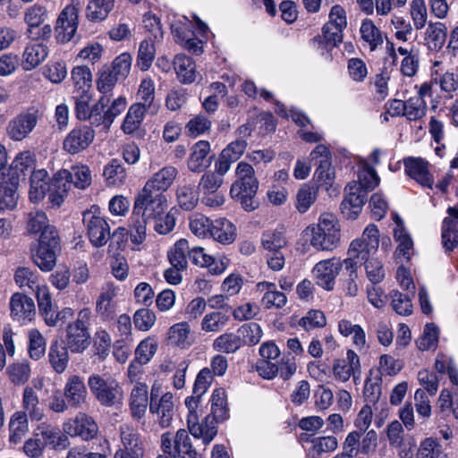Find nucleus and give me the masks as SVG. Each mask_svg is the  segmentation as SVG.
<instances>
[{"label": "nucleus", "mask_w": 458, "mask_h": 458, "mask_svg": "<svg viewBox=\"0 0 458 458\" xmlns=\"http://www.w3.org/2000/svg\"><path fill=\"white\" fill-rule=\"evenodd\" d=\"M34 165L35 156L27 150L15 157L7 173L0 174V213L13 210L17 207L20 180L31 172Z\"/></svg>", "instance_id": "obj_1"}, {"label": "nucleus", "mask_w": 458, "mask_h": 458, "mask_svg": "<svg viewBox=\"0 0 458 458\" xmlns=\"http://www.w3.org/2000/svg\"><path fill=\"white\" fill-rule=\"evenodd\" d=\"M236 180L230 189L232 199L239 201L246 211H252L257 208L254 198L259 188V181L255 176L253 166L244 161L237 164L235 168Z\"/></svg>", "instance_id": "obj_2"}, {"label": "nucleus", "mask_w": 458, "mask_h": 458, "mask_svg": "<svg viewBox=\"0 0 458 458\" xmlns=\"http://www.w3.org/2000/svg\"><path fill=\"white\" fill-rule=\"evenodd\" d=\"M304 233L310 237V245L318 250H333L340 242L338 220L331 213L321 214L318 224L309 225Z\"/></svg>", "instance_id": "obj_3"}, {"label": "nucleus", "mask_w": 458, "mask_h": 458, "mask_svg": "<svg viewBox=\"0 0 458 458\" xmlns=\"http://www.w3.org/2000/svg\"><path fill=\"white\" fill-rule=\"evenodd\" d=\"M82 222L87 230L89 242L95 247H103L110 239V226L100 209L94 205L83 212Z\"/></svg>", "instance_id": "obj_4"}, {"label": "nucleus", "mask_w": 458, "mask_h": 458, "mask_svg": "<svg viewBox=\"0 0 458 458\" xmlns=\"http://www.w3.org/2000/svg\"><path fill=\"white\" fill-rule=\"evenodd\" d=\"M166 208L167 199L164 193L142 188L135 199L132 210L151 221L152 218L162 215Z\"/></svg>", "instance_id": "obj_5"}, {"label": "nucleus", "mask_w": 458, "mask_h": 458, "mask_svg": "<svg viewBox=\"0 0 458 458\" xmlns=\"http://www.w3.org/2000/svg\"><path fill=\"white\" fill-rule=\"evenodd\" d=\"M161 448L170 458H200L185 429H179L174 439L170 433H164L161 436Z\"/></svg>", "instance_id": "obj_6"}, {"label": "nucleus", "mask_w": 458, "mask_h": 458, "mask_svg": "<svg viewBox=\"0 0 458 458\" xmlns=\"http://www.w3.org/2000/svg\"><path fill=\"white\" fill-rule=\"evenodd\" d=\"M88 385L96 399L104 406L114 404L120 393L118 382L110 376L93 374L88 379Z\"/></svg>", "instance_id": "obj_7"}, {"label": "nucleus", "mask_w": 458, "mask_h": 458, "mask_svg": "<svg viewBox=\"0 0 458 458\" xmlns=\"http://www.w3.org/2000/svg\"><path fill=\"white\" fill-rule=\"evenodd\" d=\"M42 113L35 106L29 107L13 117L7 125V134L13 140L20 141L35 129Z\"/></svg>", "instance_id": "obj_8"}, {"label": "nucleus", "mask_w": 458, "mask_h": 458, "mask_svg": "<svg viewBox=\"0 0 458 458\" xmlns=\"http://www.w3.org/2000/svg\"><path fill=\"white\" fill-rule=\"evenodd\" d=\"M379 245V231L377 225L369 224L363 231L360 238L352 241L348 254L357 257V260L365 261L374 255Z\"/></svg>", "instance_id": "obj_9"}, {"label": "nucleus", "mask_w": 458, "mask_h": 458, "mask_svg": "<svg viewBox=\"0 0 458 458\" xmlns=\"http://www.w3.org/2000/svg\"><path fill=\"white\" fill-rule=\"evenodd\" d=\"M63 430L64 434L72 437H80L84 441H89L97 437L98 426L91 416L80 411L73 418L64 422Z\"/></svg>", "instance_id": "obj_10"}, {"label": "nucleus", "mask_w": 458, "mask_h": 458, "mask_svg": "<svg viewBox=\"0 0 458 458\" xmlns=\"http://www.w3.org/2000/svg\"><path fill=\"white\" fill-rule=\"evenodd\" d=\"M405 174L424 189H434V174L430 163L421 157L403 159Z\"/></svg>", "instance_id": "obj_11"}, {"label": "nucleus", "mask_w": 458, "mask_h": 458, "mask_svg": "<svg viewBox=\"0 0 458 458\" xmlns=\"http://www.w3.org/2000/svg\"><path fill=\"white\" fill-rule=\"evenodd\" d=\"M58 236L38 240L30 247L33 262L42 270L50 271L56 264Z\"/></svg>", "instance_id": "obj_12"}, {"label": "nucleus", "mask_w": 458, "mask_h": 458, "mask_svg": "<svg viewBox=\"0 0 458 458\" xmlns=\"http://www.w3.org/2000/svg\"><path fill=\"white\" fill-rule=\"evenodd\" d=\"M80 7V2L72 0V4L61 12L55 26L56 38L59 42H68L74 36L78 28Z\"/></svg>", "instance_id": "obj_13"}, {"label": "nucleus", "mask_w": 458, "mask_h": 458, "mask_svg": "<svg viewBox=\"0 0 458 458\" xmlns=\"http://www.w3.org/2000/svg\"><path fill=\"white\" fill-rule=\"evenodd\" d=\"M122 446L116 452H123L131 458H142L145 444L140 434L133 427L123 424L119 428Z\"/></svg>", "instance_id": "obj_14"}, {"label": "nucleus", "mask_w": 458, "mask_h": 458, "mask_svg": "<svg viewBox=\"0 0 458 458\" xmlns=\"http://www.w3.org/2000/svg\"><path fill=\"white\" fill-rule=\"evenodd\" d=\"M95 131L88 125L73 128L64 138L63 148L71 155L87 149L95 139Z\"/></svg>", "instance_id": "obj_15"}, {"label": "nucleus", "mask_w": 458, "mask_h": 458, "mask_svg": "<svg viewBox=\"0 0 458 458\" xmlns=\"http://www.w3.org/2000/svg\"><path fill=\"white\" fill-rule=\"evenodd\" d=\"M345 191L346 195L341 203L342 212L348 219H355L361 212L368 191L355 181L348 183Z\"/></svg>", "instance_id": "obj_16"}, {"label": "nucleus", "mask_w": 458, "mask_h": 458, "mask_svg": "<svg viewBox=\"0 0 458 458\" xmlns=\"http://www.w3.org/2000/svg\"><path fill=\"white\" fill-rule=\"evenodd\" d=\"M73 186L72 174L68 169L57 171L49 183L48 199L53 207L59 208Z\"/></svg>", "instance_id": "obj_17"}, {"label": "nucleus", "mask_w": 458, "mask_h": 458, "mask_svg": "<svg viewBox=\"0 0 458 458\" xmlns=\"http://www.w3.org/2000/svg\"><path fill=\"white\" fill-rule=\"evenodd\" d=\"M99 100H104L103 106L98 112V114H95L94 126L104 125L106 128H109L114 119L125 110L127 100L123 96L112 101L108 96H102Z\"/></svg>", "instance_id": "obj_18"}, {"label": "nucleus", "mask_w": 458, "mask_h": 458, "mask_svg": "<svg viewBox=\"0 0 458 458\" xmlns=\"http://www.w3.org/2000/svg\"><path fill=\"white\" fill-rule=\"evenodd\" d=\"M430 77L431 83L439 86L441 91L450 98L458 90V74L453 71L445 70L440 60L432 62Z\"/></svg>", "instance_id": "obj_19"}, {"label": "nucleus", "mask_w": 458, "mask_h": 458, "mask_svg": "<svg viewBox=\"0 0 458 458\" xmlns=\"http://www.w3.org/2000/svg\"><path fill=\"white\" fill-rule=\"evenodd\" d=\"M299 439L302 444H310L307 449L309 458H322L338 447L337 438L334 436L312 437L310 434H300Z\"/></svg>", "instance_id": "obj_20"}, {"label": "nucleus", "mask_w": 458, "mask_h": 458, "mask_svg": "<svg viewBox=\"0 0 458 458\" xmlns=\"http://www.w3.org/2000/svg\"><path fill=\"white\" fill-rule=\"evenodd\" d=\"M35 436L45 448L64 449L68 445V437L53 424L42 422L35 428Z\"/></svg>", "instance_id": "obj_21"}, {"label": "nucleus", "mask_w": 458, "mask_h": 458, "mask_svg": "<svg viewBox=\"0 0 458 458\" xmlns=\"http://www.w3.org/2000/svg\"><path fill=\"white\" fill-rule=\"evenodd\" d=\"M446 212L448 216L442 222L441 238L445 252H451L458 246V206L449 207Z\"/></svg>", "instance_id": "obj_22"}, {"label": "nucleus", "mask_w": 458, "mask_h": 458, "mask_svg": "<svg viewBox=\"0 0 458 458\" xmlns=\"http://www.w3.org/2000/svg\"><path fill=\"white\" fill-rule=\"evenodd\" d=\"M149 411L156 417V421L161 428L170 427L175 411L173 394L167 392L157 401L151 399Z\"/></svg>", "instance_id": "obj_23"}, {"label": "nucleus", "mask_w": 458, "mask_h": 458, "mask_svg": "<svg viewBox=\"0 0 458 458\" xmlns=\"http://www.w3.org/2000/svg\"><path fill=\"white\" fill-rule=\"evenodd\" d=\"M64 395L71 408H82L88 399V391L83 378L78 375L70 376L64 387Z\"/></svg>", "instance_id": "obj_24"}, {"label": "nucleus", "mask_w": 458, "mask_h": 458, "mask_svg": "<svg viewBox=\"0 0 458 458\" xmlns=\"http://www.w3.org/2000/svg\"><path fill=\"white\" fill-rule=\"evenodd\" d=\"M10 310L13 319L21 324L31 321L36 314L34 301L21 293H15L12 295Z\"/></svg>", "instance_id": "obj_25"}, {"label": "nucleus", "mask_w": 458, "mask_h": 458, "mask_svg": "<svg viewBox=\"0 0 458 458\" xmlns=\"http://www.w3.org/2000/svg\"><path fill=\"white\" fill-rule=\"evenodd\" d=\"M148 403V386L146 383L137 382L131 390L128 405L133 420H140L145 417Z\"/></svg>", "instance_id": "obj_26"}, {"label": "nucleus", "mask_w": 458, "mask_h": 458, "mask_svg": "<svg viewBox=\"0 0 458 458\" xmlns=\"http://www.w3.org/2000/svg\"><path fill=\"white\" fill-rule=\"evenodd\" d=\"M248 143L243 139L230 142L219 154L215 163V168L220 174H226L233 163L238 161L247 148Z\"/></svg>", "instance_id": "obj_27"}, {"label": "nucleus", "mask_w": 458, "mask_h": 458, "mask_svg": "<svg viewBox=\"0 0 458 458\" xmlns=\"http://www.w3.org/2000/svg\"><path fill=\"white\" fill-rule=\"evenodd\" d=\"M336 259H327L318 262L313 269L312 274L318 285L327 291L333 290L335 280L338 275Z\"/></svg>", "instance_id": "obj_28"}, {"label": "nucleus", "mask_w": 458, "mask_h": 458, "mask_svg": "<svg viewBox=\"0 0 458 458\" xmlns=\"http://www.w3.org/2000/svg\"><path fill=\"white\" fill-rule=\"evenodd\" d=\"M117 287L113 284H106L101 289V293L96 301V313L103 320H111L116 313Z\"/></svg>", "instance_id": "obj_29"}, {"label": "nucleus", "mask_w": 458, "mask_h": 458, "mask_svg": "<svg viewBox=\"0 0 458 458\" xmlns=\"http://www.w3.org/2000/svg\"><path fill=\"white\" fill-rule=\"evenodd\" d=\"M29 234L39 233V239H47L50 236H58L54 226L49 225L48 218L45 212L35 210L28 214V221L26 226Z\"/></svg>", "instance_id": "obj_30"}, {"label": "nucleus", "mask_w": 458, "mask_h": 458, "mask_svg": "<svg viewBox=\"0 0 458 458\" xmlns=\"http://www.w3.org/2000/svg\"><path fill=\"white\" fill-rule=\"evenodd\" d=\"M74 94L76 117L81 121H89L91 125H94L95 114H98L102 108L104 100L98 99L97 103L90 106L91 95L89 92L80 91V93Z\"/></svg>", "instance_id": "obj_31"}, {"label": "nucleus", "mask_w": 458, "mask_h": 458, "mask_svg": "<svg viewBox=\"0 0 458 458\" xmlns=\"http://www.w3.org/2000/svg\"><path fill=\"white\" fill-rule=\"evenodd\" d=\"M210 150V143L208 140L196 142L187 159L188 169L193 173H201L209 167L211 161L208 156Z\"/></svg>", "instance_id": "obj_32"}, {"label": "nucleus", "mask_w": 458, "mask_h": 458, "mask_svg": "<svg viewBox=\"0 0 458 458\" xmlns=\"http://www.w3.org/2000/svg\"><path fill=\"white\" fill-rule=\"evenodd\" d=\"M216 422L210 415L207 416L201 423L199 422V417L194 415L187 419L190 433L196 438H201L205 445H208L216 436Z\"/></svg>", "instance_id": "obj_33"}, {"label": "nucleus", "mask_w": 458, "mask_h": 458, "mask_svg": "<svg viewBox=\"0 0 458 458\" xmlns=\"http://www.w3.org/2000/svg\"><path fill=\"white\" fill-rule=\"evenodd\" d=\"M178 175V170L174 165H165L156 172L145 183L144 189L154 192L167 191Z\"/></svg>", "instance_id": "obj_34"}, {"label": "nucleus", "mask_w": 458, "mask_h": 458, "mask_svg": "<svg viewBox=\"0 0 458 458\" xmlns=\"http://www.w3.org/2000/svg\"><path fill=\"white\" fill-rule=\"evenodd\" d=\"M90 344L89 328L70 323L66 327V346L72 353L83 352Z\"/></svg>", "instance_id": "obj_35"}, {"label": "nucleus", "mask_w": 458, "mask_h": 458, "mask_svg": "<svg viewBox=\"0 0 458 458\" xmlns=\"http://www.w3.org/2000/svg\"><path fill=\"white\" fill-rule=\"evenodd\" d=\"M168 344L172 346L184 350L190 348L194 343L191 326L186 321L175 323L167 332Z\"/></svg>", "instance_id": "obj_36"}, {"label": "nucleus", "mask_w": 458, "mask_h": 458, "mask_svg": "<svg viewBox=\"0 0 458 458\" xmlns=\"http://www.w3.org/2000/svg\"><path fill=\"white\" fill-rule=\"evenodd\" d=\"M396 227L394 229V238L398 242L395 250L396 259L400 262L409 261L413 253V241L406 232L403 221L395 217Z\"/></svg>", "instance_id": "obj_37"}, {"label": "nucleus", "mask_w": 458, "mask_h": 458, "mask_svg": "<svg viewBox=\"0 0 458 458\" xmlns=\"http://www.w3.org/2000/svg\"><path fill=\"white\" fill-rule=\"evenodd\" d=\"M256 288L258 292L263 293L261 303L266 309H281L287 302L286 295L283 292L277 291L275 283L259 282Z\"/></svg>", "instance_id": "obj_38"}, {"label": "nucleus", "mask_w": 458, "mask_h": 458, "mask_svg": "<svg viewBox=\"0 0 458 458\" xmlns=\"http://www.w3.org/2000/svg\"><path fill=\"white\" fill-rule=\"evenodd\" d=\"M424 35V41L428 50L439 52L446 41L447 28L443 22H429Z\"/></svg>", "instance_id": "obj_39"}, {"label": "nucleus", "mask_w": 458, "mask_h": 458, "mask_svg": "<svg viewBox=\"0 0 458 458\" xmlns=\"http://www.w3.org/2000/svg\"><path fill=\"white\" fill-rule=\"evenodd\" d=\"M209 238L222 244H231L236 238V228L228 219L217 218L213 221Z\"/></svg>", "instance_id": "obj_40"}, {"label": "nucleus", "mask_w": 458, "mask_h": 458, "mask_svg": "<svg viewBox=\"0 0 458 458\" xmlns=\"http://www.w3.org/2000/svg\"><path fill=\"white\" fill-rule=\"evenodd\" d=\"M48 174L45 169L33 171L30 176V187L29 191L30 199L38 203L41 201L46 193H49Z\"/></svg>", "instance_id": "obj_41"}, {"label": "nucleus", "mask_w": 458, "mask_h": 458, "mask_svg": "<svg viewBox=\"0 0 458 458\" xmlns=\"http://www.w3.org/2000/svg\"><path fill=\"white\" fill-rule=\"evenodd\" d=\"M173 64L180 82L191 84L195 81L197 76L196 64L191 57L185 55H177Z\"/></svg>", "instance_id": "obj_42"}, {"label": "nucleus", "mask_w": 458, "mask_h": 458, "mask_svg": "<svg viewBox=\"0 0 458 458\" xmlns=\"http://www.w3.org/2000/svg\"><path fill=\"white\" fill-rule=\"evenodd\" d=\"M68 347L59 340L51 343L48 351V360L53 369L62 374L65 371L69 362Z\"/></svg>", "instance_id": "obj_43"}, {"label": "nucleus", "mask_w": 458, "mask_h": 458, "mask_svg": "<svg viewBox=\"0 0 458 458\" xmlns=\"http://www.w3.org/2000/svg\"><path fill=\"white\" fill-rule=\"evenodd\" d=\"M343 32L344 30L326 23L322 28V38L319 36L315 37L312 39V44L322 52L324 50H330L343 41Z\"/></svg>", "instance_id": "obj_44"}, {"label": "nucleus", "mask_w": 458, "mask_h": 458, "mask_svg": "<svg viewBox=\"0 0 458 458\" xmlns=\"http://www.w3.org/2000/svg\"><path fill=\"white\" fill-rule=\"evenodd\" d=\"M36 297L39 313L44 318L46 324L49 327H55V309L48 287L46 285L37 287Z\"/></svg>", "instance_id": "obj_45"}, {"label": "nucleus", "mask_w": 458, "mask_h": 458, "mask_svg": "<svg viewBox=\"0 0 458 458\" xmlns=\"http://www.w3.org/2000/svg\"><path fill=\"white\" fill-rule=\"evenodd\" d=\"M47 46L42 43H33L25 48L22 55V66L26 71H30L39 65L47 56Z\"/></svg>", "instance_id": "obj_46"}, {"label": "nucleus", "mask_w": 458, "mask_h": 458, "mask_svg": "<svg viewBox=\"0 0 458 458\" xmlns=\"http://www.w3.org/2000/svg\"><path fill=\"white\" fill-rule=\"evenodd\" d=\"M360 34L361 39L369 47L370 51H375L384 43L383 33L369 19L362 21Z\"/></svg>", "instance_id": "obj_47"}, {"label": "nucleus", "mask_w": 458, "mask_h": 458, "mask_svg": "<svg viewBox=\"0 0 458 458\" xmlns=\"http://www.w3.org/2000/svg\"><path fill=\"white\" fill-rule=\"evenodd\" d=\"M150 220L132 210L129 218V230L131 242L135 245H140L147 237V225Z\"/></svg>", "instance_id": "obj_48"}, {"label": "nucleus", "mask_w": 458, "mask_h": 458, "mask_svg": "<svg viewBox=\"0 0 458 458\" xmlns=\"http://www.w3.org/2000/svg\"><path fill=\"white\" fill-rule=\"evenodd\" d=\"M261 243L267 252L281 251L287 245L285 230L283 226L263 233Z\"/></svg>", "instance_id": "obj_49"}, {"label": "nucleus", "mask_w": 458, "mask_h": 458, "mask_svg": "<svg viewBox=\"0 0 458 458\" xmlns=\"http://www.w3.org/2000/svg\"><path fill=\"white\" fill-rule=\"evenodd\" d=\"M318 194V187L310 183L302 184L298 190L295 197V208L303 214L306 213L310 208L317 200Z\"/></svg>", "instance_id": "obj_50"}, {"label": "nucleus", "mask_w": 458, "mask_h": 458, "mask_svg": "<svg viewBox=\"0 0 458 458\" xmlns=\"http://www.w3.org/2000/svg\"><path fill=\"white\" fill-rule=\"evenodd\" d=\"M149 108L141 104L135 103L131 105L125 115L122 124V130L127 134H131L140 126L147 111Z\"/></svg>", "instance_id": "obj_51"}, {"label": "nucleus", "mask_w": 458, "mask_h": 458, "mask_svg": "<svg viewBox=\"0 0 458 458\" xmlns=\"http://www.w3.org/2000/svg\"><path fill=\"white\" fill-rule=\"evenodd\" d=\"M189 252L190 245L186 239L181 238L176 241L167 252V258L170 265L181 268H187V258H189Z\"/></svg>", "instance_id": "obj_52"}, {"label": "nucleus", "mask_w": 458, "mask_h": 458, "mask_svg": "<svg viewBox=\"0 0 458 458\" xmlns=\"http://www.w3.org/2000/svg\"><path fill=\"white\" fill-rule=\"evenodd\" d=\"M38 396L31 387H25L22 395V407L31 420H40L44 417V410L38 405Z\"/></svg>", "instance_id": "obj_53"}, {"label": "nucleus", "mask_w": 458, "mask_h": 458, "mask_svg": "<svg viewBox=\"0 0 458 458\" xmlns=\"http://www.w3.org/2000/svg\"><path fill=\"white\" fill-rule=\"evenodd\" d=\"M29 429L28 415L24 411H16L9 422V441L17 444Z\"/></svg>", "instance_id": "obj_54"}, {"label": "nucleus", "mask_w": 458, "mask_h": 458, "mask_svg": "<svg viewBox=\"0 0 458 458\" xmlns=\"http://www.w3.org/2000/svg\"><path fill=\"white\" fill-rule=\"evenodd\" d=\"M114 7V0H89L86 16L91 21L105 20Z\"/></svg>", "instance_id": "obj_55"}, {"label": "nucleus", "mask_w": 458, "mask_h": 458, "mask_svg": "<svg viewBox=\"0 0 458 458\" xmlns=\"http://www.w3.org/2000/svg\"><path fill=\"white\" fill-rule=\"evenodd\" d=\"M156 47L152 38L143 40L139 47L136 65L140 71H148L155 59Z\"/></svg>", "instance_id": "obj_56"}, {"label": "nucleus", "mask_w": 458, "mask_h": 458, "mask_svg": "<svg viewBox=\"0 0 458 458\" xmlns=\"http://www.w3.org/2000/svg\"><path fill=\"white\" fill-rule=\"evenodd\" d=\"M228 417L226 394L222 388L214 390L211 396V418L216 421H223Z\"/></svg>", "instance_id": "obj_57"}, {"label": "nucleus", "mask_w": 458, "mask_h": 458, "mask_svg": "<svg viewBox=\"0 0 458 458\" xmlns=\"http://www.w3.org/2000/svg\"><path fill=\"white\" fill-rule=\"evenodd\" d=\"M229 316L220 311L207 313L200 324L201 330L206 333H217L228 323Z\"/></svg>", "instance_id": "obj_58"}, {"label": "nucleus", "mask_w": 458, "mask_h": 458, "mask_svg": "<svg viewBox=\"0 0 458 458\" xmlns=\"http://www.w3.org/2000/svg\"><path fill=\"white\" fill-rule=\"evenodd\" d=\"M103 175L106 183L111 186H121L127 177L125 168L117 159H113L105 166Z\"/></svg>", "instance_id": "obj_59"}, {"label": "nucleus", "mask_w": 458, "mask_h": 458, "mask_svg": "<svg viewBox=\"0 0 458 458\" xmlns=\"http://www.w3.org/2000/svg\"><path fill=\"white\" fill-rule=\"evenodd\" d=\"M71 76L74 86L73 93H80V91L89 92L92 73L89 67L85 65L76 66L72 70Z\"/></svg>", "instance_id": "obj_60"}, {"label": "nucleus", "mask_w": 458, "mask_h": 458, "mask_svg": "<svg viewBox=\"0 0 458 458\" xmlns=\"http://www.w3.org/2000/svg\"><path fill=\"white\" fill-rule=\"evenodd\" d=\"M212 346L215 351L219 352L234 353L241 348L242 342L238 334L225 333L214 340Z\"/></svg>", "instance_id": "obj_61"}, {"label": "nucleus", "mask_w": 458, "mask_h": 458, "mask_svg": "<svg viewBox=\"0 0 458 458\" xmlns=\"http://www.w3.org/2000/svg\"><path fill=\"white\" fill-rule=\"evenodd\" d=\"M176 198L179 206L184 210H192L199 202V193L193 185L183 184L178 186Z\"/></svg>", "instance_id": "obj_62"}, {"label": "nucleus", "mask_w": 458, "mask_h": 458, "mask_svg": "<svg viewBox=\"0 0 458 458\" xmlns=\"http://www.w3.org/2000/svg\"><path fill=\"white\" fill-rule=\"evenodd\" d=\"M157 342L154 337H147L140 341L135 350V361L140 365L148 363L157 351Z\"/></svg>", "instance_id": "obj_63"}, {"label": "nucleus", "mask_w": 458, "mask_h": 458, "mask_svg": "<svg viewBox=\"0 0 458 458\" xmlns=\"http://www.w3.org/2000/svg\"><path fill=\"white\" fill-rule=\"evenodd\" d=\"M237 334L242 342V345H255L261 340L263 331L258 323L251 322L242 325L237 330Z\"/></svg>", "instance_id": "obj_64"}]
</instances>
